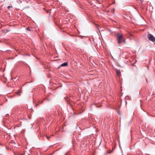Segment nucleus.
Returning <instances> with one entry per match:
<instances>
[{
  "label": "nucleus",
  "instance_id": "f257e3e1",
  "mask_svg": "<svg viewBox=\"0 0 155 155\" xmlns=\"http://www.w3.org/2000/svg\"><path fill=\"white\" fill-rule=\"evenodd\" d=\"M116 36L118 45H120L122 42L123 41L125 42V40L122 34L118 33L116 34Z\"/></svg>",
  "mask_w": 155,
  "mask_h": 155
},
{
  "label": "nucleus",
  "instance_id": "f03ea898",
  "mask_svg": "<svg viewBox=\"0 0 155 155\" xmlns=\"http://www.w3.org/2000/svg\"><path fill=\"white\" fill-rule=\"evenodd\" d=\"M147 37L149 40L153 42L155 41V38L152 35L149 34L148 35Z\"/></svg>",
  "mask_w": 155,
  "mask_h": 155
},
{
  "label": "nucleus",
  "instance_id": "7ed1b4c3",
  "mask_svg": "<svg viewBox=\"0 0 155 155\" xmlns=\"http://www.w3.org/2000/svg\"><path fill=\"white\" fill-rule=\"evenodd\" d=\"M68 65V63L67 62H64L62 64L61 66L62 67L67 66Z\"/></svg>",
  "mask_w": 155,
  "mask_h": 155
},
{
  "label": "nucleus",
  "instance_id": "20e7f679",
  "mask_svg": "<svg viewBox=\"0 0 155 155\" xmlns=\"http://www.w3.org/2000/svg\"><path fill=\"white\" fill-rule=\"evenodd\" d=\"M26 30L29 31H31L29 27H27L26 28Z\"/></svg>",
  "mask_w": 155,
  "mask_h": 155
},
{
  "label": "nucleus",
  "instance_id": "39448f33",
  "mask_svg": "<svg viewBox=\"0 0 155 155\" xmlns=\"http://www.w3.org/2000/svg\"><path fill=\"white\" fill-rule=\"evenodd\" d=\"M17 2L18 3H19L22 2L20 0H17Z\"/></svg>",
  "mask_w": 155,
  "mask_h": 155
},
{
  "label": "nucleus",
  "instance_id": "423d86ee",
  "mask_svg": "<svg viewBox=\"0 0 155 155\" xmlns=\"http://www.w3.org/2000/svg\"><path fill=\"white\" fill-rule=\"evenodd\" d=\"M46 137H47V139H48V140H49V138H50V137L48 136L47 135H46Z\"/></svg>",
  "mask_w": 155,
  "mask_h": 155
},
{
  "label": "nucleus",
  "instance_id": "0eeeda50",
  "mask_svg": "<svg viewBox=\"0 0 155 155\" xmlns=\"http://www.w3.org/2000/svg\"><path fill=\"white\" fill-rule=\"evenodd\" d=\"M43 102V101H41V102H40V104L42 103Z\"/></svg>",
  "mask_w": 155,
  "mask_h": 155
},
{
  "label": "nucleus",
  "instance_id": "6e6552de",
  "mask_svg": "<svg viewBox=\"0 0 155 155\" xmlns=\"http://www.w3.org/2000/svg\"><path fill=\"white\" fill-rule=\"evenodd\" d=\"M65 155H68V153H66V154H65Z\"/></svg>",
  "mask_w": 155,
  "mask_h": 155
},
{
  "label": "nucleus",
  "instance_id": "1a4fd4ad",
  "mask_svg": "<svg viewBox=\"0 0 155 155\" xmlns=\"http://www.w3.org/2000/svg\"><path fill=\"white\" fill-rule=\"evenodd\" d=\"M38 105V104H37V105H36V106Z\"/></svg>",
  "mask_w": 155,
  "mask_h": 155
},
{
  "label": "nucleus",
  "instance_id": "9d476101",
  "mask_svg": "<svg viewBox=\"0 0 155 155\" xmlns=\"http://www.w3.org/2000/svg\"><path fill=\"white\" fill-rule=\"evenodd\" d=\"M7 149H8V148L7 147Z\"/></svg>",
  "mask_w": 155,
  "mask_h": 155
},
{
  "label": "nucleus",
  "instance_id": "9b49d317",
  "mask_svg": "<svg viewBox=\"0 0 155 155\" xmlns=\"http://www.w3.org/2000/svg\"><path fill=\"white\" fill-rule=\"evenodd\" d=\"M107 153H109V152H107Z\"/></svg>",
  "mask_w": 155,
  "mask_h": 155
},
{
  "label": "nucleus",
  "instance_id": "f8f14e48",
  "mask_svg": "<svg viewBox=\"0 0 155 155\" xmlns=\"http://www.w3.org/2000/svg\"><path fill=\"white\" fill-rule=\"evenodd\" d=\"M155 44V42L154 43Z\"/></svg>",
  "mask_w": 155,
  "mask_h": 155
}]
</instances>
